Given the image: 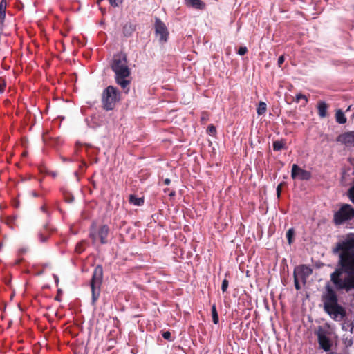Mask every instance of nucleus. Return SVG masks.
<instances>
[{
    "mask_svg": "<svg viewBox=\"0 0 354 354\" xmlns=\"http://www.w3.org/2000/svg\"><path fill=\"white\" fill-rule=\"evenodd\" d=\"M339 255L337 268L330 274V281L337 290H354V233H349L332 250Z\"/></svg>",
    "mask_w": 354,
    "mask_h": 354,
    "instance_id": "obj_1",
    "label": "nucleus"
},
{
    "mask_svg": "<svg viewBox=\"0 0 354 354\" xmlns=\"http://www.w3.org/2000/svg\"><path fill=\"white\" fill-rule=\"evenodd\" d=\"M111 68L114 72V78L117 84L123 89L125 93H128L131 78L127 55L122 52L115 54L111 64Z\"/></svg>",
    "mask_w": 354,
    "mask_h": 354,
    "instance_id": "obj_2",
    "label": "nucleus"
},
{
    "mask_svg": "<svg viewBox=\"0 0 354 354\" xmlns=\"http://www.w3.org/2000/svg\"><path fill=\"white\" fill-rule=\"evenodd\" d=\"M121 100V93L113 86H107L102 93V105L106 111L113 110Z\"/></svg>",
    "mask_w": 354,
    "mask_h": 354,
    "instance_id": "obj_3",
    "label": "nucleus"
},
{
    "mask_svg": "<svg viewBox=\"0 0 354 354\" xmlns=\"http://www.w3.org/2000/svg\"><path fill=\"white\" fill-rule=\"evenodd\" d=\"M103 279V268L101 265H97L93 272L90 283L91 289V304L95 306L101 292V286Z\"/></svg>",
    "mask_w": 354,
    "mask_h": 354,
    "instance_id": "obj_4",
    "label": "nucleus"
},
{
    "mask_svg": "<svg viewBox=\"0 0 354 354\" xmlns=\"http://www.w3.org/2000/svg\"><path fill=\"white\" fill-rule=\"evenodd\" d=\"M354 218V208L347 203H344L340 208L334 213L333 222L338 226Z\"/></svg>",
    "mask_w": 354,
    "mask_h": 354,
    "instance_id": "obj_5",
    "label": "nucleus"
},
{
    "mask_svg": "<svg viewBox=\"0 0 354 354\" xmlns=\"http://www.w3.org/2000/svg\"><path fill=\"white\" fill-rule=\"evenodd\" d=\"M317 337V341L319 348L326 352L330 351L332 347V342L327 337V331L322 327L319 326L315 332Z\"/></svg>",
    "mask_w": 354,
    "mask_h": 354,
    "instance_id": "obj_6",
    "label": "nucleus"
},
{
    "mask_svg": "<svg viewBox=\"0 0 354 354\" xmlns=\"http://www.w3.org/2000/svg\"><path fill=\"white\" fill-rule=\"evenodd\" d=\"M154 28L156 36L159 37V41L166 43L169 38V31L165 24L159 18H156Z\"/></svg>",
    "mask_w": 354,
    "mask_h": 354,
    "instance_id": "obj_7",
    "label": "nucleus"
},
{
    "mask_svg": "<svg viewBox=\"0 0 354 354\" xmlns=\"http://www.w3.org/2000/svg\"><path fill=\"white\" fill-rule=\"evenodd\" d=\"M326 293L323 296L324 309L328 308L338 304V299L335 291L329 286H327Z\"/></svg>",
    "mask_w": 354,
    "mask_h": 354,
    "instance_id": "obj_8",
    "label": "nucleus"
},
{
    "mask_svg": "<svg viewBox=\"0 0 354 354\" xmlns=\"http://www.w3.org/2000/svg\"><path fill=\"white\" fill-rule=\"evenodd\" d=\"M291 177L292 179L299 178L301 180H308L311 178L310 171L300 168L297 165L294 164L292 167Z\"/></svg>",
    "mask_w": 354,
    "mask_h": 354,
    "instance_id": "obj_9",
    "label": "nucleus"
},
{
    "mask_svg": "<svg viewBox=\"0 0 354 354\" xmlns=\"http://www.w3.org/2000/svg\"><path fill=\"white\" fill-rule=\"evenodd\" d=\"M312 269L306 265H301L295 268L293 272V276H296L297 278L299 279L306 283L307 278L312 274Z\"/></svg>",
    "mask_w": 354,
    "mask_h": 354,
    "instance_id": "obj_10",
    "label": "nucleus"
},
{
    "mask_svg": "<svg viewBox=\"0 0 354 354\" xmlns=\"http://www.w3.org/2000/svg\"><path fill=\"white\" fill-rule=\"evenodd\" d=\"M324 310L333 319H336L339 315H340L342 318L346 316L345 309L338 304L335 306H332L328 308L324 309Z\"/></svg>",
    "mask_w": 354,
    "mask_h": 354,
    "instance_id": "obj_11",
    "label": "nucleus"
},
{
    "mask_svg": "<svg viewBox=\"0 0 354 354\" xmlns=\"http://www.w3.org/2000/svg\"><path fill=\"white\" fill-rule=\"evenodd\" d=\"M336 140L346 147L354 146V131H348L340 134L337 137Z\"/></svg>",
    "mask_w": 354,
    "mask_h": 354,
    "instance_id": "obj_12",
    "label": "nucleus"
},
{
    "mask_svg": "<svg viewBox=\"0 0 354 354\" xmlns=\"http://www.w3.org/2000/svg\"><path fill=\"white\" fill-rule=\"evenodd\" d=\"M136 30V24L131 21H129L123 24L122 32L125 37H130L133 35Z\"/></svg>",
    "mask_w": 354,
    "mask_h": 354,
    "instance_id": "obj_13",
    "label": "nucleus"
},
{
    "mask_svg": "<svg viewBox=\"0 0 354 354\" xmlns=\"http://www.w3.org/2000/svg\"><path fill=\"white\" fill-rule=\"evenodd\" d=\"M109 227L106 225H103L100 227L97 232V235L98 237L100 238V243L102 244H106L107 243V236L109 234Z\"/></svg>",
    "mask_w": 354,
    "mask_h": 354,
    "instance_id": "obj_14",
    "label": "nucleus"
},
{
    "mask_svg": "<svg viewBox=\"0 0 354 354\" xmlns=\"http://www.w3.org/2000/svg\"><path fill=\"white\" fill-rule=\"evenodd\" d=\"M185 4L189 8H193L197 10H204L205 8V3L201 0H184Z\"/></svg>",
    "mask_w": 354,
    "mask_h": 354,
    "instance_id": "obj_15",
    "label": "nucleus"
},
{
    "mask_svg": "<svg viewBox=\"0 0 354 354\" xmlns=\"http://www.w3.org/2000/svg\"><path fill=\"white\" fill-rule=\"evenodd\" d=\"M328 105L324 101H319L317 104L318 115L320 118H324L327 116V109Z\"/></svg>",
    "mask_w": 354,
    "mask_h": 354,
    "instance_id": "obj_16",
    "label": "nucleus"
},
{
    "mask_svg": "<svg viewBox=\"0 0 354 354\" xmlns=\"http://www.w3.org/2000/svg\"><path fill=\"white\" fill-rule=\"evenodd\" d=\"M43 227L44 231H41L39 233V241L41 243H44L48 240L50 235V231L51 230L48 226V223H45Z\"/></svg>",
    "mask_w": 354,
    "mask_h": 354,
    "instance_id": "obj_17",
    "label": "nucleus"
},
{
    "mask_svg": "<svg viewBox=\"0 0 354 354\" xmlns=\"http://www.w3.org/2000/svg\"><path fill=\"white\" fill-rule=\"evenodd\" d=\"M286 141L284 139L276 140L273 142L272 147L274 151H279L281 149H286Z\"/></svg>",
    "mask_w": 354,
    "mask_h": 354,
    "instance_id": "obj_18",
    "label": "nucleus"
},
{
    "mask_svg": "<svg viewBox=\"0 0 354 354\" xmlns=\"http://www.w3.org/2000/svg\"><path fill=\"white\" fill-rule=\"evenodd\" d=\"M7 7V1L1 0L0 2V23L3 24L6 18V10Z\"/></svg>",
    "mask_w": 354,
    "mask_h": 354,
    "instance_id": "obj_19",
    "label": "nucleus"
},
{
    "mask_svg": "<svg viewBox=\"0 0 354 354\" xmlns=\"http://www.w3.org/2000/svg\"><path fill=\"white\" fill-rule=\"evenodd\" d=\"M336 122L339 124H344L346 122L347 119L341 109H338L335 113Z\"/></svg>",
    "mask_w": 354,
    "mask_h": 354,
    "instance_id": "obj_20",
    "label": "nucleus"
},
{
    "mask_svg": "<svg viewBox=\"0 0 354 354\" xmlns=\"http://www.w3.org/2000/svg\"><path fill=\"white\" fill-rule=\"evenodd\" d=\"M129 203L133 204L134 205L141 206L144 204V198H138L134 194H131L129 196Z\"/></svg>",
    "mask_w": 354,
    "mask_h": 354,
    "instance_id": "obj_21",
    "label": "nucleus"
},
{
    "mask_svg": "<svg viewBox=\"0 0 354 354\" xmlns=\"http://www.w3.org/2000/svg\"><path fill=\"white\" fill-rule=\"evenodd\" d=\"M267 111V105L263 102H260L257 109V113L259 115H263Z\"/></svg>",
    "mask_w": 354,
    "mask_h": 354,
    "instance_id": "obj_22",
    "label": "nucleus"
},
{
    "mask_svg": "<svg viewBox=\"0 0 354 354\" xmlns=\"http://www.w3.org/2000/svg\"><path fill=\"white\" fill-rule=\"evenodd\" d=\"M212 316L214 324H217L218 323L219 319L215 304L212 306Z\"/></svg>",
    "mask_w": 354,
    "mask_h": 354,
    "instance_id": "obj_23",
    "label": "nucleus"
},
{
    "mask_svg": "<svg viewBox=\"0 0 354 354\" xmlns=\"http://www.w3.org/2000/svg\"><path fill=\"white\" fill-rule=\"evenodd\" d=\"M295 230L293 228L289 229L286 232V238L289 245H291L294 241Z\"/></svg>",
    "mask_w": 354,
    "mask_h": 354,
    "instance_id": "obj_24",
    "label": "nucleus"
},
{
    "mask_svg": "<svg viewBox=\"0 0 354 354\" xmlns=\"http://www.w3.org/2000/svg\"><path fill=\"white\" fill-rule=\"evenodd\" d=\"M64 198L66 202L71 203L74 201V196L68 192H64Z\"/></svg>",
    "mask_w": 354,
    "mask_h": 354,
    "instance_id": "obj_25",
    "label": "nucleus"
},
{
    "mask_svg": "<svg viewBox=\"0 0 354 354\" xmlns=\"http://www.w3.org/2000/svg\"><path fill=\"white\" fill-rule=\"evenodd\" d=\"M300 100H304V106H306V104L308 103V98L305 95H303L301 93H298L296 95V97H295V102L297 103H299Z\"/></svg>",
    "mask_w": 354,
    "mask_h": 354,
    "instance_id": "obj_26",
    "label": "nucleus"
},
{
    "mask_svg": "<svg viewBox=\"0 0 354 354\" xmlns=\"http://www.w3.org/2000/svg\"><path fill=\"white\" fill-rule=\"evenodd\" d=\"M94 225H93L89 233V237L92 239L93 243H95L97 241V239L98 237L97 233L94 232Z\"/></svg>",
    "mask_w": 354,
    "mask_h": 354,
    "instance_id": "obj_27",
    "label": "nucleus"
},
{
    "mask_svg": "<svg viewBox=\"0 0 354 354\" xmlns=\"http://www.w3.org/2000/svg\"><path fill=\"white\" fill-rule=\"evenodd\" d=\"M7 83L6 80L3 77H0V93H4Z\"/></svg>",
    "mask_w": 354,
    "mask_h": 354,
    "instance_id": "obj_28",
    "label": "nucleus"
},
{
    "mask_svg": "<svg viewBox=\"0 0 354 354\" xmlns=\"http://www.w3.org/2000/svg\"><path fill=\"white\" fill-rule=\"evenodd\" d=\"M84 245V241L78 243L75 246V252L78 254H81L85 250Z\"/></svg>",
    "mask_w": 354,
    "mask_h": 354,
    "instance_id": "obj_29",
    "label": "nucleus"
},
{
    "mask_svg": "<svg viewBox=\"0 0 354 354\" xmlns=\"http://www.w3.org/2000/svg\"><path fill=\"white\" fill-rule=\"evenodd\" d=\"M207 132L212 135L214 136L216 133V129L214 124H211L207 127Z\"/></svg>",
    "mask_w": 354,
    "mask_h": 354,
    "instance_id": "obj_30",
    "label": "nucleus"
},
{
    "mask_svg": "<svg viewBox=\"0 0 354 354\" xmlns=\"http://www.w3.org/2000/svg\"><path fill=\"white\" fill-rule=\"evenodd\" d=\"M228 285H229L228 280H227L226 279H224L222 281V285H221V290L223 292H226V290L228 288Z\"/></svg>",
    "mask_w": 354,
    "mask_h": 354,
    "instance_id": "obj_31",
    "label": "nucleus"
},
{
    "mask_svg": "<svg viewBox=\"0 0 354 354\" xmlns=\"http://www.w3.org/2000/svg\"><path fill=\"white\" fill-rule=\"evenodd\" d=\"M111 6L113 7H118L122 3L123 0H109Z\"/></svg>",
    "mask_w": 354,
    "mask_h": 354,
    "instance_id": "obj_32",
    "label": "nucleus"
},
{
    "mask_svg": "<svg viewBox=\"0 0 354 354\" xmlns=\"http://www.w3.org/2000/svg\"><path fill=\"white\" fill-rule=\"evenodd\" d=\"M348 196L352 203H354V185L349 189Z\"/></svg>",
    "mask_w": 354,
    "mask_h": 354,
    "instance_id": "obj_33",
    "label": "nucleus"
},
{
    "mask_svg": "<svg viewBox=\"0 0 354 354\" xmlns=\"http://www.w3.org/2000/svg\"><path fill=\"white\" fill-rule=\"evenodd\" d=\"M247 52H248V48H247V47H245V46H241V47L239 48V50H238V51H237V53H238L239 55H245V54L247 53Z\"/></svg>",
    "mask_w": 354,
    "mask_h": 354,
    "instance_id": "obj_34",
    "label": "nucleus"
},
{
    "mask_svg": "<svg viewBox=\"0 0 354 354\" xmlns=\"http://www.w3.org/2000/svg\"><path fill=\"white\" fill-rule=\"evenodd\" d=\"M293 277H294V285H295V289L299 290L301 289V286L299 282V281L300 279L297 278L296 276H293Z\"/></svg>",
    "mask_w": 354,
    "mask_h": 354,
    "instance_id": "obj_35",
    "label": "nucleus"
},
{
    "mask_svg": "<svg viewBox=\"0 0 354 354\" xmlns=\"http://www.w3.org/2000/svg\"><path fill=\"white\" fill-rule=\"evenodd\" d=\"M162 337L167 340H171V333L169 331H165L162 333Z\"/></svg>",
    "mask_w": 354,
    "mask_h": 354,
    "instance_id": "obj_36",
    "label": "nucleus"
},
{
    "mask_svg": "<svg viewBox=\"0 0 354 354\" xmlns=\"http://www.w3.org/2000/svg\"><path fill=\"white\" fill-rule=\"evenodd\" d=\"M283 184V183H281L280 184L278 185L277 187V196L278 198H279L281 196Z\"/></svg>",
    "mask_w": 354,
    "mask_h": 354,
    "instance_id": "obj_37",
    "label": "nucleus"
},
{
    "mask_svg": "<svg viewBox=\"0 0 354 354\" xmlns=\"http://www.w3.org/2000/svg\"><path fill=\"white\" fill-rule=\"evenodd\" d=\"M201 121L206 122L208 120V114L206 112L202 113Z\"/></svg>",
    "mask_w": 354,
    "mask_h": 354,
    "instance_id": "obj_38",
    "label": "nucleus"
},
{
    "mask_svg": "<svg viewBox=\"0 0 354 354\" xmlns=\"http://www.w3.org/2000/svg\"><path fill=\"white\" fill-rule=\"evenodd\" d=\"M284 60H285V58H284V56L283 55H281L280 56L279 58H278V66L279 67H281V66L282 65V64L284 62Z\"/></svg>",
    "mask_w": 354,
    "mask_h": 354,
    "instance_id": "obj_39",
    "label": "nucleus"
},
{
    "mask_svg": "<svg viewBox=\"0 0 354 354\" xmlns=\"http://www.w3.org/2000/svg\"><path fill=\"white\" fill-rule=\"evenodd\" d=\"M41 210L44 213L46 214V216L47 218L49 217V212H48L47 209H46V207L45 205H43L41 207Z\"/></svg>",
    "mask_w": 354,
    "mask_h": 354,
    "instance_id": "obj_40",
    "label": "nucleus"
},
{
    "mask_svg": "<svg viewBox=\"0 0 354 354\" xmlns=\"http://www.w3.org/2000/svg\"><path fill=\"white\" fill-rule=\"evenodd\" d=\"M86 168V163L84 161H82L81 165H80V169H83Z\"/></svg>",
    "mask_w": 354,
    "mask_h": 354,
    "instance_id": "obj_41",
    "label": "nucleus"
},
{
    "mask_svg": "<svg viewBox=\"0 0 354 354\" xmlns=\"http://www.w3.org/2000/svg\"><path fill=\"white\" fill-rule=\"evenodd\" d=\"M170 183H171V180L169 178H166L164 180V184L166 185H169L170 184Z\"/></svg>",
    "mask_w": 354,
    "mask_h": 354,
    "instance_id": "obj_42",
    "label": "nucleus"
},
{
    "mask_svg": "<svg viewBox=\"0 0 354 354\" xmlns=\"http://www.w3.org/2000/svg\"><path fill=\"white\" fill-rule=\"evenodd\" d=\"M55 299L57 300V301H61L60 297L58 295L55 297Z\"/></svg>",
    "mask_w": 354,
    "mask_h": 354,
    "instance_id": "obj_43",
    "label": "nucleus"
},
{
    "mask_svg": "<svg viewBox=\"0 0 354 354\" xmlns=\"http://www.w3.org/2000/svg\"><path fill=\"white\" fill-rule=\"evenodd\" d=\"M32 195L35 197H37L38 194L35 192H32Z\"/></svg>",
    "mask_w": 354,
    "mask_h": 354,
    "instance_id": "obj_44",
    "label": "nucleus"
}]
</instances>
